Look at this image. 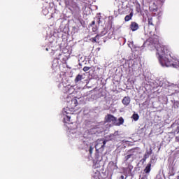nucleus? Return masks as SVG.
<instances>
[{
    "label": "nucleus",
    "instance_id": "nucleus-1",
    "mask_svg": "<svg viewBox=\"0 0 179 179\" xmlns=\"http://www.w3.org/2000/svg\"><path fill=\"white\" fill-rule=\"evenodd\" d=\"M147 41L152 45H157L155 46V48L157 49V55H158V59L162 66L169 68V66L173 65V63H171V61L169 59V57H167L166 55H170L173 59L177 60V58L171 56L169 46L159 43V36L157 35L154 34L152 36L150 37Z\"/></svg>",
    "mask_w": 179,
    "mask_h": 179
},
{
    "label": "nucleus",
    "instance_id": "nucleus-2",
    "mask_svg": "<svg viewBox=\"0 0 179 179\" xmlns=\"http://www.w3.org/2000/svg\"><path fill=\"white\" fill-rule=\"evenodd\" d=\"M148 33L150 34H152V29H150V26L152 27V29H155V31L157 30V27H156V18L153 17H149L148 18Z\"/></svg>",
    "mask_w": 179,
    "mask_h": 179
},
{
    "label": "nucleus",
    "instance_id": "nucleus-3",
    "mask_svg": "<svg viewBox=\"0 0 179 179\" xmlns=\"http://www.w3.org/2000/svg\"><path fill=\"white\" fill-rule=\"evenodd\" d=\"M68 9L71 12L73 16H78V15H80V7H79L76 3L70 6Z\"/></svg>",
    "mask_w": 179,
    "mask_h": 179
},
{
    "label": "nucleus",
    "instance_id": "nucleus-4",
    "mask_svg": "<svg viewBox=\"0 0 179 179\" xmlns=\"http://www.w3.org/2000/svg\"><path fill=\"white\" fill-rule=\"evenodd\" d=\"M68 9L71 12L73 16H78V15H80V7H79L76 3L70 6Z\"/></svg>",
    "mask_w": 179,
    "mask_h": 179
},
{
    "label": "nucleus",
    "instance_id": "nucleus-5",
    "mask_svg": "<svg viewBox=\"0 0 179 179\" xmlns=\"http://www.w3.org/2000/svg\"><path fill=\"white\" fill-rule=\"evenodd\" d=\"M105 121L106 122H113V124H115V122L117 121V117H114V115L111 114H108L105 117Z\"/></svg>",
    "mask_w": 179,
    "mask_h": 179
},
{
    "label": "nucleus",
    "instance_id": "nucleus-6",
    "mask_svg": "<svg viewBox=\"0 0 179 179\" xmlns=\"http://www.w3.org/2000/svg\"><path fill=\"white\" fill-rule=\"evenodd\" d=\"M127 153H128L129 155H127L124 157L126 162H128V161L131 159V157H132V156H134V153H135V148L129 150L127 151Z\"/></svg>",
    "mask_w": 179,
    "mask_h": 179
},
{
    "label": "nucleus",
    "instance_id": "nucleus-7",
    "mask_svg": "<svg viewBox=\"0 0 179 179\" xmlns=\"http://www.w3.org/2000/svg\"><path fill=\"white\" fill-rule=\"evenodd\" d=\"M106 143H107V141H103L101 143H97L96 145H95V149L96 150H99L100 149H104V146H106Z\"/></svg>",
    "mask_w": 179,
    "mask_h": 179
},
{
    "label": "nucleus",
    "instance_id": "nucleus-8",
    "mask_svg": "<svg viewBox=\"0 0 179 179\" xmlns=\"http://www.w3.org/2000/svg\"><path fill=\"white\" fill-rule=\"evenodd\" d=\"M130 29L132 31H136V30L139 29V24L135 22H133L130 24Z\"/></svg>",
    "mask_w": 179,
    "mask_h": 179
},
{
    "label": "nucleus",
    "instance_id": "nucleus-9",
    "mask_svg": "<svg viewBox=\"0 0 179 179\" xmlns=\"http://www.w3.org/2000/svg\"><path fill=\"white\" fill-rule=\"evenodd\" d=\"M122 102L124 106H129V103H131V98L129 96H124Z\"/></svg>",
    "mask_w": 179,
    "mask_h": 179
},
{
    "label": "nucleus",
    "instance_id": "nucleus-10",
    "mask_svg": "<svg viewBox=\"0 0 179 179\" xmlns=\"http://www.w3.org/2000/svg\"><path fill=\"white\" fill-rule=\"evenodd\" d=\"M76 2H75L74 0H64V3L66 5V8H69L72 6L73 4H75Z\"/></svg>",
    "mask_w": 179,
    "mask_h": 179
},
{
    "label": "nucleus",
    "instance_id": "nucleus-11",
    "mask_svg": "<svg viewBox=\"0 0 179 179\" xmlns=\"http://www.w3.org/2000/svg\"><path fill=\"white\" fill-rule=\"evenodd\" d=\"M124 117H120L117 120L116 122H115V125H116V127H120V125H122V124H124Z\"/></svg>",
    "mask_w": 179,
    "mask_h": 179
},
{
    "label": "nucleus",
    "instance_id": "nucleus-12",
    "mask_svg": "<svg viewBox=\"0 0 179 179\" xmlns=\"http://www.w3.org/2000/svg\"><path fill=\"white\" fill-rule=\"evenodd\" d=\"M150 170H152V162H150L147 166H145L144 169V173L146 174H148V173H150Z\"/></svg>",
    "mask_w": 179,
    "mask_h": 179
},
{
    "label": "nucleus",
    "instance_id": "nucleus-13",
    "mask_svg": "<svg viewBox=\"0 0 179 179\" xmlns=\"http://www.w3.org/2000/svg\"><path fill=\"white\" fill-rule=\"evenodd\" d=\"M70 104H71L70 107L71 108H75V107L78 106V99H76V98H73L71 101Z\"/></svg>",
    "mask_w": 179,
    "mask_h": 179
},
{
    "label": "nucleus",
    "instance_id": "nucleus-14",
    "mask_svg": "<svg viewBox=\"0 0 179 179\" xmlns=\"http://www.w3.org/2000/svg\"><path fill=\"white\" fill-rule=\"evenodd\" d=\"M150 155H152V152H146L145 154L143 156V159H142L141 160V162H142L143 164V163H145V162H146V159L148 158H149V156H150Z\"/></svg>",
    "mask_w": 179,
    "mask_h": 179
},
{
    "label": "nucleus",
    "instance_id": "nucleus-15",
    "mask_svg": "<svg viewBox=\"0 0 179 179\" xmlns=\"http://www.w3.org/2000/svg\"><path fill=\"white\" fill-rule=\"evenodd\" d=\"M82 79H83V76L78 74L77 75V76L76 77L74 82L75 83H78V82H80V80H82Z\"/></svg>",
    "mask_w": 179,
    "mask_h": 179
},
{
    "label": "nucleus",
    "instance_id": "nucleus-16",
    "mask_svg": "<svg viewBox=\"0 0 179 179\" xmlns=\"http://www.w3.org/2000/svg\"><path fill=\"white\" fill-rule=\"evenodd\" d=\"M132 16H134V13L133 12L130 13L129 15H126L125 17H124L125 22H129V20H131V19H132Z\"/></svg>",
    "mask_w": 179,
    "mask_h": 179
},
{
    "label": "nucleus",
    "instance_id": "nucleus-17",
    "mask_svg": "<svg viewBox=\"0 0 179 179\" xmlns=\"http://www.w3.org/2000/svg\"><path fill=\"white\" fill-rule=\"evenodd\" d=\"M136 11L137 12V13H141V12H142L141 4L138 3L136 5Z\"/></svg>",
    "mask_w": 179,
    "mask_h": 179
},
{
    "label": "nucleus",
    "instance_id": "nucleus-18",
    "mask_svg": "<svg viewBox=\"0 0 179 179\" xmlns=\"http://www.w3.org/2000/svg\"><path fill=\"white\" fill-rule=\"evenodd\" d=\"M58 65H59L58 60H57V59L53 60L52 64V68H53V69L55 68H57Z\"/></svg>",
    "mask_w": 179,
    "mask_h": 179
},
{
    "label": "nucleus",
    "instance_id": "nucleus-19",
    "mask_svg": "<svg viewBox=\"0 0 179 179\" xmlns=\"http://www.w3.org/2000/svg\"><path fill=\"white\" fill-rule=\"evenodd\" d=\"M131 118L134 120V121H138V120H139V115H138V113H134Z\"/></svg>",
    "mask_w": 179,
    "mask_h": 179
},
{
    "label": "nucleus",
    "instance_id": "nucleus-20",
    "mask_svg": "<svg viewBox=\"0 0 179 179\" xmlns=\"http://www.w3.org/2000/svg\"><path fill=\"white\" fill-rule=\"evenodd\" d=\"M115 136H118V131H115L114 134H112L109 136V138L114 139Z\"/></svg>",
    "mask_w": 179,
    "mask_h": 179
},
{
    "label": "nucleus",
    "instance_id": "nucleus-21",
    "mask_svg": "<svg viewBox=\"0 0 179 179\" xmlns=\"http://www.w3.org/2000/svg\"><path fill=\"white\" fill-rule=\"evenodd\" d=\"M155 8H153L152 6H150L149 9L150 12H156L157 10V6H155Z\"/></svg>",
    "mask_w": 179,
    "mask_h": 179
},
{
    "label": "nucleus",
    "instance_id": "nucleus-22",
    "mask_svg": "<svg viewBox=\"0 0 179 179\" xmlns=\"http://www.w3.org/2000/svg\"><path fill=\"white\" fill-rule=\"evenodd\" d=\"M97 37H99V35H96L95 37L92 38L90 40L92 43H96L97 41Z\"/></svg>",
    "mask_w": 179,
    "mask_h": 179
},
{
    "label": "nucleus",
    "instance_id": "nucleus-23",
    "mask_svg": "<svg viewBox=\"0 0 179 179\" xmlns=\"http://www.w3.org/2000/svg\"><path fill=\"white\" fill-rule=\"evenodd\" d=\"M64 121H65V122H71V117H69V116H66V117H64Z\"/></svg>",
    "mask_w": 179,
    "mask_h": 179
},
{
    "label": "nucleus",
    "instance_id": "nucleus-24",
    "mask_svg": "<svg viewBox=\"0 0 179 179\" xmlns=\"http://www.w3.org/2000/svg\"><path fill=\"white\" fill-rule=\"evenodd\" d=\"M90 69V67L89 66H84V68L83 69V71L84 72H87V71H89Z\"/></svg>",
    "mask_w": 179,
    "mask_h": 179
},
{
    "label": "nucleus",
    "instance_id": "nucleus-25",
    "mask_svg": "<svg viewBox=\"0 0 179 179\" xmlns=\"http://www.w3.org/2000/svg\"><path fill=\"white\" fill-rule=\"evenodd\" d=\"M94 148H92V146L90 147V150H89L90 155H92V153H93V150H94Z\"/></svg>",
    "mask_w": 179,
    "mask_h": 179
},
{
    "label": "nucleus",
    "instance_id": "nucleus-26",
    "mask_svg": "<svg viewBox=\"0 0 179 179\" xmlns=\"http://www.w3.org/2000/svg\"><path fill=\"white\" fill-rule=\"evenodd\" d=\"M71 90H73V89L71 87V89H69L68 91H67V93L69 94H72V92H71Z\"/></svg>",
    "mask_w": 179,
    "mask_h": 179
},
{
    "label": "nucleus",
    "instance_id": "nucleus-27",
    "mask_svg": "<svg viewBox=\"0 0 179 179\" xmlns=\"http://www.w3.org/2000/svg\"><path fill=\"white\" fill-rule=\"evenodd\" d=\"M94 24H96V21H92V23L90 24V26H94Z\"/></svg>",
    "mask_w": 179,
    "mask_h": 179
},
{
    "label": "nucleus",
    "instance_id": "nucleus-28",
    "mask_svg": "<svg viewBox=\"0 0 179 179\" xmlns=\"http://www.w3.org/2000/svg\"><path fill=\"white\" fill-rule=\"evenodd\" d=\"M176 142H179V136L176 137Z\"/></svg>",
    "mask_w": 179,
    "mask_h": 179
},
{
    "label": "nucleus",
    "instance_id": "nucleus-29",
    "mask_svg": "<svg viewBox=\"0 0 179 179\" xmlns=\"http://www.w3.org/2000/svg\"><path fill=\"white\" fill-rule=\"evenodd\" d=\"M148 178L146 177V176H143L141 179H147Z\"/></svg>",
    "mask_w": 179,
    "mask_h": 179
},
{
    "label": "nucleus",
    "instance_id": "nucleus-30",
    "mask_svg": "<svg viewBox=\"0 0 179 179\" xmlns=\"http://www.w3.org/2000/svg\"><path fill=\"white\" fill-rule=\"evenodd\" d=\"M96 30H97L96 28L92 29V31H96Z\"/></svg>",
    "mask_w": 179,
    "mask_h": 179
},
{
    "label": "nucleus",
    "instance_id": "nucleus-31",
    "mask_svg": "<svg viewBox=\"0 0 179 179\" xmlns=\"http://www.w3.org/2000/svg\"><path fill=\"white\" fill-rule=\"evenodd\" d=\"M124 176H120V179H124Z\"/></svg>",
    "mask_w": 179,
    "mask_h": 179
},
{
    "label": "nucleus",
    "instance_id": "nucleus-32",
    "mask_svg": "<svg viewBox=\"0 0 179 179\" xmlns=\"http://www.w3.org/2000/svg\"><path fill=\"white\" fill-rule=\"evenodd\" d=\"M178 129L179 130V127H178Z\"/></svg>",
    "mask_w": 179,
    "mask_h": 179
}]
</instances>
